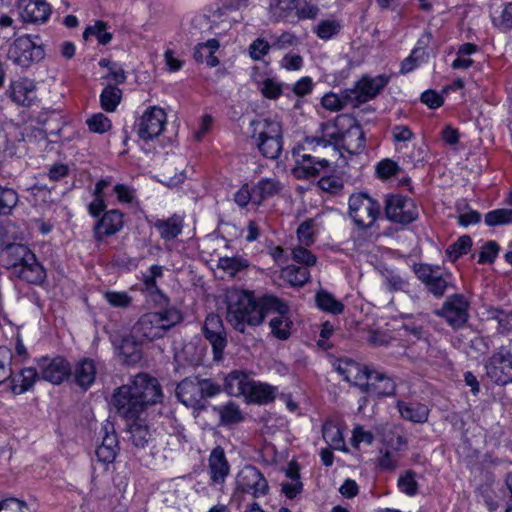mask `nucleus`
<instances>
[{"mask_svg":"<svg viewBox=\"0 0 512 512\" xmlns=\"http://www.w3.org/2000/svg\"><path fill=\"white\" fill-rule=\"evenodd\" d=\"M162 398L159 381L147 373H139L114 391L112 405L119 416L130 421L140 418L147 407L160 403Z\"/></svg>","mask_w":512,"mask_h":512,"instance_id":"nucleus-1","label":"nucleus"},{"mask_svg":"<svg viewBox=\"0 0 512 512\" xmlns=\"http://www.w3.org/2000/svg\"><path fill=\"white\" fill-rule=\"evenodd\" d=\"M227 305L226 319L232 327L244 333L246 326H256L262 323L266 308L263 297L257 301L254 294L247 290L232 288L225 295Z\"/></svg>","mask_w":512,"mask_h":512,"instance_id":"nucleus-2","label":"nucleus"},{"mask_svg":"<svg viewBox=\"0 0 512 512\" xmlns=\"http://www.w3.org/2000/svg\"><path fill=\"white\" fill-rule=\"evenodd\" d=\"M181 312L174 308H165L143 314L133 325L131 333L140 343L151 342L164 337L169 330L182 322Z\"/></svg>","mask_w":512,"mask_h":512,"instance_id":"nucleus-3","label":"nucleus"},{"mask_svg":"<svg viewBox=\"0 0 512 512\" xmlns=\"http://www.w3.org/2000/svg\"><path fill=\"white\" fill-rule=\"evenodd\" d=\"M322 135L318 138H306L302 150H309V146L316 143L317 146L340 145L350 153H357L365 147V136L361 127L354 125L346 132L336 130L332 123L321 125Z\"/></svg>","mask_w":512,"mask_h":512,"instance_id":"nucleus-4","label":"nucleus"},{"mask_svg":"<svg viewBox=\"0 0 512 512\" xmlns=\"http://www.w3.org/2000/svg\"><path fill=\"white\" fill-rule=\"evenodd\" d=\"M220 392V386L210 379L187 377L176 388L177 398L187 407L203 409L205 397H213Z\"/></svg>","mask_w":512,"mask_h":512,"instance_id":"nucleus-5","label":"nucleus"},{"mask_svg":"<svg viewBox=\"0 0 512 512\" xmlns=\"http://www.w3.org/2000/svg\"><path fill=\"white\" fill-rule=\"evenodd\" d=\"M348 214L354 225L359 229L373 227L382 207L380 203L366 193H354L349 197Z\"/></svg>","mask_w":512,"mask_h":512,"instance_id":"nucleus-6","label":"nucleus"},{"mask_svg":"<svg viewBox=\"0 0 512 512\" xmlns=\"http://www.w3.org/2000/svg\"><path fill=\"white\" fill-rule=\"evenodd\" d=\"M268 482L263 474L254 466H245L236 477V488L232 495V503L239 507L246 494L259 498L268 494Z\"/></svg>","mask_w":512,"mask_h":512,"instance_id":"nucleus-7","label":"nucleus"},{"mask_svg":"<svg viewBox=\"0 0 512 512\" xmlns=\"http://www.w3.org/2000/svg\"><path fill=\"white\" fill-rule=\"evenodd\" d=\"M269 11L275 21L296 23L316 18L319 9L306 0H270Z\"/></svg>","mask_w":512,"mask_h":512,"instance_id":"nucleus-8","label":"nucleus"},{"mask_svg":"<svg viewBox=\"0 0 512 512\" xmlns=\"http://www.w3.org/2000/svg\"><path fill=\"white\" fill-rule=\"evenodd\" d=\"M45 56L41 45L36 44L30 36L25 35L17 38L7 52V58L15 65L28 68L34 63L40 62Z\"/></svg>","mask_w":512,"mask_h":512,"instance_id":"nucleus-9","label":"nucleus"},{"mask_svg":"<svg viewBox=\"0 0 512 512\" xmlns=\"http://www.w3.org/2000/svg\"><path fill=\"white\" fill-rule=\"evenodd\" d=\"M389 77L378 75L374 78L364 76L353 88L347 89L346 97L352 100V107H358L373 98L388 84Z\"/></svg>","mask_w":512,"mask_h":512,"instance_id":"nucleus-10","label":"nucleus"},{"mask_svg":"<svg viewBox=\"0 0 512 512\" xmlns=\"http://www.w3.org/2000/svg\"><path fill=\"white\" fill-rule=\"evenodd\" d=\"M386 217L400 224H409L418 217V209L414 201L401 195H389L385 200Z\"/></svg>","mask_w":512,"mask_h":512,"instance_id":"nucleus-11","label":"nucleus"},{"mask_svg":"<svg viewBox=\"0 0 512 512\" xmlns=\"http://www.w3.org/2000/svg\"><path fill=\"white\" fill-rule=\"evenodd\" d=\"M486 375L496 384L512 382V353L501 348L485 361Z\"/></svg>","mask_w":512,"mask_h":512,"instance_id":"nucleus-12","label":"nucleus"},{"mask_svg":"<svg viewBox=\"0 0 512 512\" xmlns=\"http://www.w3.org/2000/svg\"><path fill=\"white\" fill-rule=\"evenodd\" d=\"M263 305L266 308V313L271 311L277 313V316L273 317L269 323L273 335L281 340L287 339L292 326V321L286 316L288 306L279 298L272 295L263 297Z\"/></svg>","mask_w":512,"mask_h":512,"instance_id":"nucleus-13","label":"nucleus"},{"mask_svg":"<svg viewBox=\"0 0 512 512\" xmlns=\"http://www.w3.org/2000/svg\"><path fill=\"white\" fill-rule=\"evenodd\" d=\"M202 331L212 346L214 360H222L224 349L227 346V334L221 317L210 313L205 319Z\"/></svg>","mask_w":512,"mask_h":512,"instance_id":"nucleus-14","label":"nucleus"},{"mask_svg":"<svg viewBox=\"0 0 512 512\" xmlns=\"http://www.w3.org/2000/svg\"><path fill=\"white\" fill-rule=\"evenodd\" d=\"M469 302L460 294H455L447 298L441 309L436 314L443 317L453 328L462 327L468 320Z\"/></svg>","mask_w":512,"mask_h":512,"instance_id":"nucleus-15","label":"nucleus"},{"mask_svg":"<svg viewBox=\"0 0 512 512\" xmlns=\"http://www.w3.org/2000/svg\"><path fill=\"white\" fill-rule=\"evenodd\" d=\"M166 121L167 116L162 108L150 107L139 119L137 134L145 141L158 137L163 132Z\"/></svg>","mask_w":512,"mask_h":512,"instance_id":"nucleus-16","label":"nucleus"},{"mask_svg":"<svg viewBox=\"0 0 512 512\" xmlns=\"http://www.w3.org/2000/svg\"><path fill=\"white\" fill-rule=\"evenodd\" d=\"M415 273L434 296L441 297L444 295L449 286L450 274L443 273L439 267L427 264L419 265Z\"/></svg>","mask_w":512,"mask_h":512,"instance_id":"nucleus-17","label":"nucleus"},{"mask_svg":"<svg viewBox=\"0 0 512 512\" xmlns=\"http://www.w3.org/2000/svg\"><path fill=\"white\" fill-rule=\"evenodd\" d=\"M330 163L326 159H320L310 153L297 152V166L294 168V175L297 178L310 179L321 175L329 170Z\"/></svg>","mask_w":512,"mask_h":512,"instance_id":"nucleus-18","label":"nucleus"},{"mask_svg":"<svg viewBox=\"0 0 512 512\" xmlns=\"http://www.w3.org/2000/svg\"><path fill=\"white\" fill-rule=\"evenodd\" d=\"M336 371L344 380L358 386L362 391L373 370L356 363L352 359H339L334 364Z\"/></svg>","mask_w":512,"mask_h":512,"instance_id":"nucleus-19","label":"nucleus"},{"mask_svg":"<svg viewBox=\"0 0 512 512\" xmlns=\"http://www.w3.org/2000/svg\"><path fill=\"white\" fill-rule=\"evenodd\" d=\"M124 215L117 209H112L103 214L94 227V238L102 241L104 238L118 233L124 225Z\"/></svg>","mask_w":512,"mask_h":512,"instance_id":"nucleus-20","label":"nucleus"},{"mask_svg":"<svg viewBox=\"0 0 512 512\" xmlns=\"http://www.w3.org/2000/svg\"><path fill=\"white\" fill-rule=\"evenodd\" d=\"M39 366L43 379L53 384L62 383L71 373L70 364L62 357L42 359Z\"/></svg>","mask_w":512,"mask_h":512,"instance_id":"nucleus-21","label":"nucleus"},{"mask_svg":"<svg viewBox=\"0 0 512 512\" xmlns=\"http://www.w3.org/2000/svg\"><path fill=\"white\" fill-rule=\"evenodd\" d=\"M100 433L103 434L102 442L96 448L95 454L100 462L110 464L119 450L117 435L109 423L102 425Z\"/></svg>","mask_w":512,"mask_h":512,"instance_id":"nucleus-22","label":"nucleus"},{"mask_svg":"<svg viewBox=\"0 0 512 512\" xmlns=\"http://www.w3.org/2000/svg\"><path fill=\"white\" fill-rule=\"evenodd\" d=\"M20 15L25 22H45L50 15V6L42 0H21Z\"/></svg>","mask_w":512,"mask_h":512,"instance_id":"nucleus-23","label":"nucleus"},{"mask_svg":"<svg viewBox=\"0 0 512 512\" xmlns=\"http://www.w3.org/2000/svg\"><path fill=\"white\" fill-rule=\"evenodd\" d=\"M34 255L26 245L10 244L3 250L1 257L14 274L18 267L27 263L28 260L32 261Z\"/></svg>","mask_w":512,"mask_h":512,"instance_id":"nucleus-24","label":"nucleus"},{"mask_svg":"<svg viewBox=\"0 0 512 512\" xmlns=\"http://www.w3.org/2000/svg\"><path fill=\"white\" fill-rule=\"evenodd\" d=\"M36 82L27 77L14 81L9 86V96L17 105L29 106L32 102L31 94L36 91Z\"/></svg>","mask_w":512,"mask_h":512,"instance_id":"nucleus-25","label":"nucleus"},{"mask_svg":"<svg viewBox=\"0 0 512 512\" xmlns=\"http://www.w3.org/2000/svg\"><path fill=\"white\" fill-rule=\"evenodd\" d=\"M229 470L224 450L221 447L214 448L209 456V472L212 483L216 485L224 483Z\"/></svg>","mask_w":512,"mask_h":512,"instance_id":"nucleus-26","label":"nucleus"},{"mask_svg":"<svg viewBox=\"0 0 512 512\" xmlns=\"http://www.w3.org/2000/svg\"><path fill=\"white\" fill-rule=\"evenodd\" d=\"M128 440L136 449H145L153 441L149 426L141 418L130 420Z\"/></svg>","mask_w":512,"mask_h":512,"instance_id":"nucleus-27","label":"nucleus"},{"mask_svg":"<svg viewBox=\"0 0 512 512\" xmlns=\"http://www.w3.org/2000/svg\"><path fill=\"white\" fill-rule=\"evenodd\" d=\"M363 392L373 393L377 396H389L395 392V383L384 373L373 370L365 383Z\"/></svg>","mask_w":512,"mask_h":512,"instance_id":"nucleus-28","label":"nucleus"},{"mask_svg":"<svg viewBox=\"0 0 512 512\" xmlns=\"http://www.w3.org/2000/svg\"><path fill=\"white\" fill-rule=\"evenodd\" d=\"M251 128V138L253 141L282 134L281 123L271 118H258L253 120L251 122Z\"/></svg>","mask_w":512,"mask_h":512,"instance_id":"nucleus-29","label":"nucleus"},{"mask_svg":"<svg viewBox=\"0 0 512 512\" xmlns=\"http://www.w3.org/2000/svg\"><path fill=\"white\" fill-rule=\"evenodd\" d=\"M251 380L248 374L234 370L225 377L224 390L231 396L246 397Z\"/></svg>","mask_w":512,"mask_h":512,"instance_id":"nucleus-30","label":"nucleus"},{"mask_svg":"<svg viewBox=\"0 0 512 512\" xmlns=\"http://www.w3.org/2000/svg\"><path fill=\"white\" fill-rule=\"evenodd\" d=\"M13 275L30 284H41L46 277L45 270L35 255L32 257V261L28 260L27 263L18 267Z\"/></svg>","mask_w":512,"mask_h":512,"instance_id":"nucleus-31","label":"nucleus"},{"mask_svg":"<svg viewBox=\"0 0 512 512\" xmlns=\"http://www.w3.org/2000/svg\"><path fill=\"white\" fill-rule=\"evenodd\" d=\"M254 204L260 205L265 199L279 194L283 184L276 178H262L254 186Z\"/></svg>","mask_w":512,"mask_h":512,"instance_id":"nucleus-32","label":"nucleus"},{"mask_svg":"<svg viewBox=\"0 0 512 512\" xmlns=\"http://www.w3.org/2000/svg\"><path fill=\"white\" fill-rule=\"evenodd\" d=\"M275 397V387L270 386L265 383L254 381L253 379L250 382L248 387V392L246 395V399L249 402L257 403V404H267L274 400Z\"/></svg>","mask_w":512,"mask_h":512,"instance_id":"nucleus-33","label":"nucleus"},{"mask_svg":"<svg viewBox=\"0 0 512 512\" xmlns=\"http://www.w3.org/2000/svg\"><path fill=\"white\" fill-rule=\"evenodd\" d=\"M154 227L159 231L161 238L173 240L182 232L183 219L177 215L168 219H158L155 221Z\"/></svg>","mask_w":512,"mask_h":512,"instance_id":"nucleus-34","label":"nucleus"},{"mask_svg":"<svg viewBox=\"0 0 512 512\" xmlns=\"http://www.w3.org/2000/svg\"><path fill=\"white\" fill-rule=\"evenodd\" d=\"M401 416L414 423H424L428 419V408L420 403H405L399 401L397 404Z\"/></svg>","mask_w":512,"mask_h":512,"instance_id":"nucleus-35","label":"nucleus"},{"mask_svg":"<svg viewBox=\"0 0 512 512\" xmlns=\"http://www.w3.org/2000/svg\"><path fill=\"white\" fill-rule=\"evenodd\" d=\"M75 381L82 388H88L95 380L96 367L92 360L84 359L75 367Z\"/></svg>","mask_w":512,"mask_h":512,"instance_id":"nucleus-36","label":"nucleus"},{"mask_svg":"<svg viewBox=\"0 0 512 512\" xmlns=\"http://www.w3.org/2000/svg\"><path fill=\"white\" fill-rule=\"evenodd\" d=\"M282 134L254 141L260 153L269 159H276L282 151Z\"/></svg>","mask_w":512,"mask_h":512,"instance_id":"nucleus-37","label":"nucleus"},{"mask_svg":"<svg viewBox=\"0 0 512 512\" xmlns=\"http://www.w3.org/2000/svg\"><path fill=\"white\" fill-rule=\"evenodd\" d=\"M323 439L334 450H345V441L342 431L333 422H326L322 427Z\"/></svg>","mask_w":512,"mask_h":512,"instance_id":"nucleus-38","label":"nucleus"},{"mask_svg":"<svg viewBox=\"0 0 512 512\" xmlns=\"http://www.w3.org/2000/svg\"><path fill=\"white\" fill-rule=\"evenodd\" d=\"M281 278L288 282L291 286H302L310 278V273L307 267H299L289 265L283 268L280 272Z\"/></svg>","mask_w":512,"mask_h":512,"instance_id":"nucleus-39","label":"nucleus"},{"mask_svg":"<svg viewBox=\"0 0 512 512\" xmlns=\"http://www.w3.org/2000/svg\"><path fill=\"white\" fill-rule=\"evenodd\" d=\"M139 344L141 343L133 338L132 333L130 337L123 339L119 350L120 354L124 357L125 362L128 364H134L141 359L142 354L138 347Z\"/></svg>","mask_w":512,"mask_h":512,"instance_id":"nucleus-40","label":"nucleus"},{"mask_svg":"<svg viewBox=\"0 0 512 512\" xmlns=\"http://www.w3.org/2000/svg\"><path fill=\"white\" fill-rule=\"evenodd\" d=\"M316 303L320 309L333 314H340L344 310V305L332 294L324 290L316 294Z\"/></svg>","mask_w":512,"mask_h":512,"instance_id":"nucleus-41","label":"nucleus"},{"mask_svg":"<svg viewBox=\"0 0 512 512\" xmlns=\"http://www.w3.org/2000/svg\"><path fill=\"white\" fill-rule=\"evenodd\" d=\"M122 91L113 86H106L101 95L100 102L101 107L107 112H113L121 101Z\"/></svg>","mask_w":512,"mask_h":512,"instance_id":"nucleus-42","label":"nucleus"},{"mask_svg":"<svg viewBox=\"0 0 512 512\" xmlns=\"http://www.w3.org/2000/svg\"><path fill=\"white\" fill-rule=\"evenodd\" d=\"M220 416L222 425L236 424L242 421L243 416L239 407L233 402H229L224 406L215 408Z\"/></svg>","mask_w":512,"mask_h":512,"instance_id":"nucleus-43","label":"nucleus"},{"mask_svg":"<svg viewBox=\"0 0 512 512\" xmlns=\"http://www.w3.org/2000/svg\"><path fill=\"white\" fill-rule=\"evenodd\" d=\"M248 266V261L241 257H221L218 261V268L225 271L231 277H234Z\"/></svg>","mask_w":512,"mask_h":512,"instance_id":"nucleus-44","label":"nucleus"},{"mask_svg":"<svg viewBox=\"0 0 512 512\" xmlns=\"http://www.w3.org/2000/svg\"><path fill=\"white\" fill-rule=\"evenodd\" d=\"M21 383L13 384L11 390L14 394H22L28 391L38 379V373L36 369L29 367L21 370L20 373Z\"/></svg>","mask_w":512,"mask_h":512,"instance_id":"nucleus-45","label":"nucleus"},{"mask_svg":"<svg viewBox=\"0 0 512 512\" xmlns=\"http://www.w3.org/2000/svg\"><path fill=\"white\" fill-rule=\"evenodd\" d=\"M347 89L343 90L339 95L329 93L322 98V106L330 111H339L344 106H352V100L346 97Z\"/></svg>","mask_w":512,"mask_h":512,"instance_id":"nucleus-46","label":"nucleus"},{"mask_svg":"<svg viewBox=\"0 0 512 512\" xmlns=\"http://www.w3.org/2000/svg\"><path fill=\"white\" fill-rule=\"evenodd\" d=\"M17 203V193L11 188L0 186V216L9 215Z\"/></svg>","mask_w":512,"mask_h":512,"instance_id":"nucleus-47","label":"nucleus"},{"mask_svg":"<svg viewBox=\"0 0 512 512\" xmlns=\"http://www.w3.org/2000/svg\"><path fill=\"white\" fill-rule=\"evenodd\" d=\"M106 28L107 24L105 22L97 21L94 25L85 29L83 38L87 40L90 36H95L100 44L106 45L112 40V34L107 32Z\"/></svg>","mask_w":512,"mask_h":512,"instance_id":"nucleus-48","label":"nucleus"},{"mask_svg":"<svg viewBox=\"0 0 512 512\" xmlns=\"http://www.w3.org/2000/svg\"><path fill=\"white\" fill-rule=\"evenodd\" d=\"M341 25L337 20H323L320 21L315 28L316 35L323 40H329L337 35L340 31Z\"/></svg>","mask_w":512,"mask_h":512,"instance_id":"nucleus-49","label":"nucleus"},{"mask_svg":"<svg viewBox=\"0 0 512 512\" xmlns=\"http://www.w3.org/2000/svg\"><path fill=\"white\" fill-rule=\"evenodd\" d=\"M472 245V240L469 236L464 235L458 238L456 242L447 248V255L453 261L457 260L460 256L466 254Z\"/></svg>","mask_w":512,"mask_h":512,"instance_id":"nucleus-50","label":"nucleus"},{"mask_svg":"<svg viewBox=\"0 0 512 512\" xmlns=\"http://www.w3.org/2000/svg\"><path fill=\"white\" fill-rule=\"evenodd\" d=\"M86 123L91 132L98 134H103L112 127L110 119L102 113L92 115L87 119Z\"/></svg>","mask_w":512,"mask_h":512,"instance_id":"nucleus-51","label":"nucleus"},{"mask_svg":"<svg viewBox=\"0 0 512 512\" xmlns=\"http://www.w3.org/2000/svg\"><path fill=\"white\" fill-rule=\"evenodd\" d=\"M510 222H512V209L494 210L485 216V223L488 226L503 225Z\"/></svg>","mask_w":512,"mask_h":512,"instance_id":"nucleus-52","label":"nucleus"},{"mask_svg":"<svg viewBox=\"0 0 512 512\" xmlns=\"http://www.w3.org/2000/svg\"><path fill=\"white\" fill-rule=\"evenodd\" d=\"M15 20L8 15H0V41H9L17 34Z\"/></svg>","mask_w":512,"mask_h":512,"instance_id":"nucleus-53","label":"nucleus"},{"mask_svg":"<svg viewBox=\"0 0 512 512\" xmlns=\"http://www.w3.org/2000/svg\"><path fill=\"white\" fill-rule=\"evenodd\" d=\"M398 486L400 490L409 495L413 496L418 491V484L415 480V473L413 471H406L405 474L400 476L398 480Z\"/></svg>","mask_w":512,"mask_h":512,"instance_id":"nucleus-54","label":"nucleus"},{"mask_svg":"<svg viewBox=\"0 0 512 512\" xmlns=\"http://www.w3.org/2000/svg\"><path fill=\"white\" fill-rule=\"evenodd\" d=\"M299 44V38L291 32H283L281 35L274 38L272 48L277 50H285L295 47Z\"/></svg>","mask_w":512,"mask_h":512,"instance_id":"nucleus-55","label":"nucleus"},{"mask_svg":"<svg viewBox=\"0 0 512 512\" xmlns=\"http://www.w3.org/2000/svg\"><path fill=\"white\" fill-rule=\"evenodd\" d=\"M260 90L264 97L277 99L282 94V84L274 79L266 78L262 82Z\"/></svg>","mask_w":512,"mask_h":512,"instance_id":"nucleus-56","label":"nucleus"},{"mask_svg":"<svg viewBox=\"0 0 512 512\" xmlns=\"http://www.w3.org/2000/svg\"><path fill=\"white\" fill-rule=\"evenodd\" d=\"M270 48H272V44L262 38H257L249 46V54L253 60H260L269 52Z\"/></svg>","mask_w":512,"mask_h":512,"instance_id":"nucleus-57","label":"nucleus"},{"mask_svg":"<svg viewBox=\"0 0 512 512\" xmlns=\"http://www.w3.org/2000/svg\"><path fill=\"white\" fill-rule=\"evenodd\" d=\"M294 261L303 264L306 267L314 266L316 264V256L312 254L308 249L302 246L295 247L292 250Z\"/></svg>","mask_w":512,"mask_h":512,"instance_id":"nucleus-58","label":"nucleus"},{"mask_svg":"<svg viewBox=\"0 0 512 512\" xmlns=\"http://www.w3.org/2000/svg\"><path fill=\"white\" fill-rule=\"evenodd\" d=\"M424 54L425 51L422 48L413 49L410 56L402 61L401 73L405 74L411 72L418 65V62L423 60Z\"/></svg>","mask_w":512,"mask_h":512,"instance_id":"nucleus-59","label":"nucleus"},{"mask_svg":"<svg viewBox=\"0 0 512 512\" xmlns=\"http://www.w3.org/2000/svg\"><path fill=\"white\" fill-rule=\"evenodd\" d=\"M297 236L299 241L305 246H309L314 241L313 221L307 220L300 224L297 229Z\"/></svg>","mask_w":512,"mask_h":512,"instance_id":"nucleus-60","label":"nucleus"},{"mask_svg":"<svg viewBox=\"0 0 512 512\" xmlns=\"http://www.w3.org/2000/svg\"><path fill=\"white\" fill-rule=\"evenodd\" d=\"M494 24L502 31H508L512 28V2L508 3L499 18H494Z\"/></svg>","mask_w":512,"mask_h":512,"instance_id":"nucleus-61","label":"nucleus"},{"mask_svg":"<svg viewBox=\"0 0 512 512\" xmlns=\"http://www.w3.org/2000/svg\"><path fill=\"white\" fill-rule=\"evenodd\" d=\"M499 251V246L495 241L487 242L480 254H479V263H492L497 256Z\"/></svg>","mask_w":512,"mask_h":512,"instance_id":"nucleus-62","label":"nucleus"},{"mask_svg":"<svg viewBox=\"0 0 512 512\" xmlns=\"http://www.w3.org/2000/svg\"><path fill=\"white\" fill-rule=\"evenodd\" d=\"M104 297L114 307H127L131 303V297L125 292H106Z\"/></svg>","mask_w":512,"mask_h":512,"instance_id":"nucleus-63","label":"nucleus"},{"mask_svg":"<svg viewBox=\"0 0 512 512\" xmlns=\"http://www.w3.org/2000/svg\"><path fill=\"white\" fill-rule=\"evenodd\" d=\"M398 170L397 163L390 159L380 161L376 168L378 176L385 179L397 174Z\"/></svg>","mask_w":512,"mask_h":512,"instance_id":"nucleus-64","label":"nucleus"}]
</instances>
